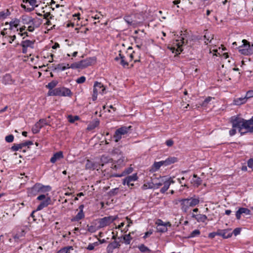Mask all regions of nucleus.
I'll return each instance as SVG.
<instances>
[{
	"label": "nucleus",
	"instance_id": "48",
	"mask_svg": "<svg viewBox=\"0 0 253 253\" xmlns=\"http://www.w3.org/2000/svg\"><path fill=\"white\" fill-rule=\"evenodd\" d=\"M98 242H95V243H92V244H89L88 245V246L86 248V249L88 250H89V251L93 250L94 249V247L95 246H98Z\"/></svg>",
	"mask_w": 253,
	"mask_h": 253
},
{
	"label": "nucleus",
	"instance_id": "15",
	"mask_svg": "<svg viewBox=\"0 0 253 253\" xmlns=\"http://www.w3.org/2000/svg\"><path fill=\"white\" fill-rule=\"evenodd\" d=\"M1 82L5 85L12 84L14 83V80L12 79L10 74H6L2 77Z\"/></svg>",
	"mask_w": 253,
	"mask_h": 253
},
{
	"label": "nucleus",
	"instance_id": "20",
	"mask_svg": "<svg viewBox=\"0 0 253 253\" xmlns=\"http://www.w3.org/2000/svg\"><path fill=\"white\" fill-rule=\"evenodd\" d=\"M98 165L97 163L87 160L85 164V169H97Z\"/></svg>",
	"mask_w": 253,
	"mask_h": 253
},
{
	"label": "nucleus",
	"instance_id": "60",
	"mask_svg": "<svg viewBox=\"0 0 253 253\" xmlns=\"http://www.w3.org/2000/svg\"><path fill=\"white\" fill-rule=\"evenodd\" d=\"M248 166L253 169V159H250L248 161Z\"/></svg>",
	"mask_w": 253,
	"mask_h": 253
},
{
	"label": "nucleus",
	"instance_id": "53",
	"mask_svg": "<svg viewBox=\"0 0 253 253\" xmlns=\"http://www.w3.org/2000/svg\"><path fill=\"white\" fill-rule=\"evenodd\" d=\"M253 97V90H249L247 91L246 93V95L245 96V97L246 98L247 100L249 98H252Z\"/></svg>",
	"mask_w": 253,
	"mask_h": 253
},
{
	"label": "nucleus",
	"instance_id": "2",
	"mask_svg": "<svg viewBox=\"0 0 253 253\" xmlns=\"http://www.w3.org/2000/svg\"><path fill=\"white\" fill-rule=\"evenodd\" d=\"M51 190L49 186H44L41 183H36L32 187L29 188L27 191L28 195L30 197H35L39 193H43Z\"/></svg>",
	"mask_w": 253,
	"mask_h": 253
},
{
	"label": "nucleus",
	"instance_id": "9",
	"mask_svg": "<svg viewBox=\"0 0 253 253\" xmlns=\"http://www.w3.org/2000/svg\"><path fill=\"white\" fill-rule=\"evenodd\" d=\"M91 63L92 60L90 58H86L79 62L72 64L71 68L73 69H83L91 65Z\"/></svg>",
	"mask_w": 253,
	"mask_h": 253
},
{
	"label": "nucleus",
	"instance_id": "36",
	"mask_svg": "<svg viewBox=\"0 0 253 253\" xmlns=\"http://www.w3.org/2000/svg\"><path fill=\"white\" fill-rule=\"evenodd\" d=\"M73 248L72 246H68L62 248L59 250L57 253H70L71 250H73Z\"/></svg>",
	"mask_w": 253,
	"mask_h": 253
},
{
	"label": "nucleus",
	"instance_id": "26",
	"mask_svg": "<svg viewBox=\"0 0 253 253\" xmlns=\"http://www.w3.org/2000/svg\"><path fill=\"white\" fill-rule=\"evenodd\" d=\"M34 43V41H32L29 40L23 41L21 42V46L23 48H27L28 47H33Z\"/></svg>",
	"mask_w": 253,
	"mask_h": 253
},
{
	"label": "nucleus",
	"instance_id": "6",
	"mask_svg": "<svg viewBox=\"0 0 253 253\" xmlns=\"http://www.w3.org/2000/svg\"><path fill=\"white\" fill-rule=\"evenodd\" d=\"M105 89L106 88L102 84L98 82H95L92 96V100L94 101L97 99L98 93L103 94Z\"/></svg>",
	"mask_w": 253,
	"mask_h": 253
},
{
	"label": "nucleus",
	"instance_id": "32",
	"mask_svg": "<svg viewBox=\"0 0 253 253\" xmlns=\"http://www.w3.org/2000/svg\"><path fill=\"white\" fill-rule=\"evenodd\" d=\"M204 38L206 40V41H205V43L208 44V42H211V41L213 39V35L207 32L204 36Z\"/></svg>",
	"mask_w": 253,
	"mask_h": 253
},
{
	"label": "nucleus",
	"instance_id": "16",
	"mask_svg": "<svg viewBox=\"0 0 253 253\" xmlns=\"http://www.w3.org/2000/svg\"><path fill=\"white\" fill-rule=\"evenodd\" d=\"M51 198L50 197L47 196L46 199L42 201L40 204L37 207V211H41L43 208L47 207L50 203Z\"/></svg>",
	"mask_w": 253,
	"mask_h": 253
},
{
	"label": "nucleus",
	"instance_id": "40",
	"mask_svg": "<svg viewBox=\"0 0 253 253\" xmlns=\"http://www.w3.org/2000/svg\"><path fill=\"white\" fill-rule=\"evenodd\" d=\"M123 239L124 240L125 243L126 245H129L130 243L131 240H132V237H131L130 234H128L125 235L123 237Z\"/></svg>",
	"mask_w": 253,
	"mask_h": 253
},
{
	"label": "nucleus",
	"instance_id": "4",
	"mask_svg": "<svg viewBox=\"0 0 253 253\" xmlns=\"http://www.w3.org/2000/svg\"><path fill=\"white\" fill-rule=\"evenodd\" d=\"M242 42L243 44L238 47L239 52L245 55L253 54V44H251L246 40H243Z\"/></svg>",
	"mask_w": 253,
	"mask_h": 253
},
{
	"label": "nucleus",
	"instance_id": "12",
	"mask_svg": "<svg viewBox=\"0 0 253 253\" xmlns=\"http://www.w3.org/2000/svg\"><path fill=\"white\" fill-rule=\"evenodd\" d=\"M167 178L165 176H160L159 178H154L152 179V183L155 188H158L162 186L165 183Z\"/></svg>",
	"mask_w": 253,
	"mask_h": 253
},
{
	"label": "nucleus",
	"instance_id": "14",
	"mask_svg": "<svg viewBox=\"0 0 253 253\" xmlns=\"http://www.w3.org/2000/svg\"><path fill=\"white\" fill-rule=\"evenodd\" d=\"M245 214L246 215H250L251 214V211L245 208H240L236 212V218L238 220L240 219L241 215L242 214Z\"/></svg>",
	"mask_w": 253,
	"mask_h": 253
},
{
	"label": "nucleus",
	"instance_id": "33",
	"mask_svg": "<svg viewBox=\"0 0 253 253\" xmlns=\"http://www.w3.org/2000/svg\"><path fill=\"white\" fill-rule=\"evenodd\" d=\"M125 21L129 25L135 24L134 21L130 15H126L124 17Z\"/></svg>",
	"mask_w": 253,
	"mask_h": 253
},
{
	"label": "nucleus",
	"instance_id": "29",
	"mask_svg": "<svg viewBox=\"0 0 253 253\" xmlns=\"http://www.w3.org/2000/svg\"><path fill=\"white\" fill-rule=\"evenodd\" d=\"M50 116H48L47 118L46 119H42L39 121V123L40 124L41 126L42 127L44 126L49 125L50 123V121L49 120Z\"/></svg>",
	"mask_w": 253,
	"mask_h": 253
},
{
	"label": "nucleus",
	"instance_id": "56",
	"mask_svg": "<svg viewBox=\"0 0 253 253\" xmlns=\"http://www.w3.org/2000/svg\"><path fill=\"white\" fill-rule=\"evenodd\" d=\"M43 18L48 19L49 18V19H51L53 18V16L50 14L49 12H47L43 15Z\"/></svg>",
	"mask_w": 253,
	"mask_h": 253
},
{
	"label": "nucleus",
	"instance_id": "43",
	"mask_svg": "<svg viewBox=\"0 0 253 253\" xmlns=\"http://www.w3.org/2000/svg\"><path fill=\"white\" fill-rule=\"evenodd\" d=\"M138 249L142 253H146L147 252L150 251V249L143 244H141V245H140L138 247Z\"/></svg>",
	"mask_w": 253,
	"mask_h": 253
},
{
	"label": "nucleus",
	"instance_id": "57",
	"mask_svg": "<svg viewBox=\"0 0 253 253\" xmlns=\"http://www.w3.org/2000/svg\"><path fill=\"white\" fill-rule=\"evenodd\" d=\"M9 13H8V11L7 10V12H4V11H0V18H6Z\"/></svg>",
	"mask_w": 253,
	"mask_h": 253
},
{
	"label": "nucleus",
	"instance_id": "46",
	"mask_svg": "<svg viewBox=\"0 0 253 253\" xmlns=\"http://www.w3.org/2000/svg\"><path fill=\"white\" fill-rule=\"evenodd\" d=\"M156 224L158 225L157 227L161 226L162 225H169V226H171V224L169 222H167V223H164V222L161 219L158 220V221L156 222Z\"/></svg>",
	"mask_w": 253,
	"mask_h": 253
},
{
	"label": "nucleus",
	"instance_id": "22",
	"mask_svg": "<svg viewBox=\"0 0 253 253\" xmlns=\"http://www.w3.org/2000/svg\"><path fill=\"white\" fill-rule=\"evenodd\" d=\"M192 217L194 218L198 222H204L207 219V216L205 214H192Z\"/></svg>",
	"mask_w": 253,
	"mask_h": 253
},
{
	"label": "nucleus",
	"instance_id": "17",
	"mask_svg": "<svg viewBox=\"0 0 253 253\" xmlns=\"http://www.w3.org/2000/svg\"><path fill=\"white\" fill-rule=\"evenodd\" d=\"M133 171V168L131 167L128 168L126 169L124 171H123L120 174H112L111 175V177H121L124 176L127 174H130Z\"/></svg>",
	"mask_w": 253,
	"mask_h": 253
},
{
	"label": "nucleus",
	"instance_id": "45",
	"mask_svg": "<svg viewBox=\"0 0 253 253\" xmlns=\"http://www.w3.org/2000/svg\"><path fill=\"white\" fill-rule=\"evenodd\" d=\"M167 225H162L161 226L157 227V230L161 232H165L167 231Z\"/></svg>",
	"mask_w": 253,
	"mask_h": 253
},
{
	"label": "nucleus",
	"instance_id": "47",
	"mask_svg": "<svg viewBox=\"0 0 253 253\" xmlns=\"http://www.w3.org/2000/svg\"><path fill=\"white\" fill-rule=\"evenodd\" d=\"M68 67H65L64 64H59L57 65L56 67V69H58L61 71H64L66 69H67Z\"/></svg>",
	"mask_w": 253,
	"mask_h": 253
},
{
	"label": "nucleus",
	"instance_id": "28",
	"mask_svg": "<svg viewBox=\"0 0 253 253\" xmlns=\"http://www.w3.org/2000/svg\"><path fill=\"white\" fill-rule=\"evenodd\" d=\"M247 101V100L245 96L244 97H239L234 100V104L236 105H241L245 103Z\"/></svg>",
	"mask_w": 253,
	"mask_h": 253
},
{
	"label": "nucleus",
	"instance_id": "58",
	"mask_svg": "<svg viewBox=\"0 0 253 253\" xmlns=\"http://www.w3.org/2000/svg\"><path fill=\"white\" fill-rule=\"evenodd\" d=\"M26 1L28 2L29 4L33 6H35L36 7H37L38 6L37 5H36V0H26Z\"/></svg>",
	"mask_w": 253,
	"mask_h": 253
},
{
	"label": "nucleus",
	"instance_id": "11",
	"mask_svg": "<svg viewBox=\"0 0 253 253\" xmlns=\"http://www.w3.org/2000/svg\"><path fill=\"white\" fill-rule=\"evenodd\" d=\"M57 96L71 97L73 93L71 90L65 87H57Z\"/></svg>",
	"mask_w": 253,
	"mask_h": 253
},
{
	"label": "nucleus",
	"instance_id": "21",
	"mask_svg": "<svg viewBox=\"0 0 253 253\" xmlns=\"http://www.w3.org/2000/svg\"><path fill=\"white\" fill-rule=\"evenodd\" d=\"M119 56L120 57H116L115 60L117 61L120 60V64L122 65L123 67H126L128 65V63L125 60V57L121 54V51H119Z\"/></svg>",
	"mask_w": 253,
	"mask_h": 253
},
{
	"label": "nucleus",
	"instance_id": "5",
	"mask_svg": "<svg viewBox=\"0 0 253 253\" xmlns=\"http://www.w3.org/2000/svg\"><path fill=\"white\" fill-rule=\"evenodd\" d=\"M131 126H122L117 129L114 134L113 137L115 139V141L118 142L121 140L123 135L127 134L130 132L131 130Z\"/></svg>",
	"mask_w": 253,
	"mask_h": 253
},
{
	"label": "nucleus",
	"instance_id": "59",
	"mask_svg": "<svg viewBox=\"0 0 253 253\" xmlns=\"http://www.w3.org/2000/svg\"><path fill=\"white\" fill-rule=\"evenodd\" d=\"M236 133V128L232 127V128L229 131V134L231 136L234 135Z\"/></svg>",
	"mask_w": 253,
	"mask_h": 253
},
{
	"label": "nucleus",
	"instance_id": "49",
	"mask_svg": "<svg viewBox=\"0 0 253 253\" xmlns=\"http://www.w3.org/2000/svg\"><path fill=\"white\" fill-rule=\"evenodd\" d=\"M49 96H57V88L55 89H49L48 92Z\"/></svg>",
	"mask_w": 253,
	"mask_h": 253
},
{
	"label": "nucleus",
	"instance_id": "34",
	"mask_svg": "<svg viewBox=\"0 0 253 253\" xmlns=\"http://www.w3.org/2000/svg\"><path fill=\"white\" fill-rule=\"evenodd\" d=\"M20 23V20L17 19H15L14 20L10 22L9 23V29L12 30L13 29V27H14L15 28H17V26L19 25Z\"/></svg>",
	"mask_w": 253,
	"mask_h": 253
},
{
	"label": "nucleus",
	"instance_id": "37",
	"mask_svg": "<svg viewBox=\"0 0 253 253\" xmlns=\"http://www.w3.org/2000/svg\"><path fill=\"white\" fill-rule=\"evenodd\" d=\"M68 121L71 123H74L75 121L79 120L80 118L78 116H72L71 115L68 116Z\"/></svg>",
	"mask_w": 253,
	"mask_h": 253
},
{
	"label": "nucleus",
	"instance_id": "39",
	"mask_svg": "<svg viewBox=\"0 0 253 253\" xmlns=\"http://www.w3.org/2000/svg\"><path fill=\"white\" fill-rule=\"evenodd\" d=\"M58 84V82L55 80H53L51 82L49 83L47 85H46V87L49 88V89H53Z\"/></svg>",
	"mask_w": 253,
	"mask_h": 253
},
{
	"label": "nucleus",
	"instance_id": "51",
	"mask_svg": "<svg viewBox=\"0 0 253 253\" xmlns=\"http://www.w3.org/2000/svg\"><path fill=\"white\" fill-rule=\"evenodd\" d=\"M85 80H86V78L85 77L82 76L77 79L76 82L78 84H83L85 82Z\"/></svg>",
	"mask_w": 253,
	"mask_h": 253
},
{
	"label": "nucleus",
	"instance_id": "63",
	"mask_svg": "<svg viewBox=\"0 0 253 253\" xmlns=\"http://www.w3.org/2000/svg\"><path fill=\"white\" fill-rule=\"evenodd\" d=\"M166 143L168 146L170 147L173 144V141L171 139H169L166 141Z\"/></svg>",
	"mask_w": 253,
	"mask_h": 253
},
{
	"label": "nucleus",
	"instance_id": "41",
	"mask_svg": "<svg viewBox=\"0 0 253 253\" xmlns=\"http://www.w3.org/2000/svg\"><path fill=\"white\" fill-rule=\"evenodd\" d=\"M108 246H109L111 248H112L114 250L115 249H116V248H119L121 245L120 244L119 242L115 241L110 243L108 245Z\"/></svg>",
	"mask_w": 253,
	"mask_h": 253
},
{
	"label": "nucleus",
	"instance_id": "8",
	"mask_svg": "<svg viewBox=\"0 0 253 253\" xmlns=\"http://www.w3.org/2000/svg\"><path fill=\"white\" fill-rule=\"evenodd\" d=\"M188 39H187V35L185 34H181L180 40H176L175 42L173 44L177 46V48L175 49L176 54H180L183 50L182 46L184 45L185 43H187Z\"/></svg>",
	"mask_w": 253,
	"mask_h": 253
},
{
	"label": "nucleus",
	"instance_id": "27",
	"mask_svg": "<svg viewBox=\"0 0 253 253\" xmlns=\"http://www.w3.org/2000/svg\"><path fill=\"white\" fill-rule=\"evenodd\" d=\"M177 161V158L176 157H169L166 160L163 161L164 166H167L171 164H173Z\"/></svg>",
	"mask_w": 253,
	"mask_h": 253
},
{
	"label": "nucleus",
	"instance_id": "54",
	"mask_svg": "<svg viewBox=\"0 0 253 253\" xmlns=\"http://www.w3.org/2000/svg\"><path fill=\"white\" fill-rule=\"evenodd\" d=\"M87 231L91 232V233H94L96 231V228L93 225L89 226L87 225Z\"/></svg>",
	"mask_w": 253,
	"mask_h": 253
},
{
	"label": "nucleus",
	"instance_id": "7",
	"mask_svg": "<svg viewBox=\"0 0 253 253\" xmlns=\"http://www.w3.org/2000/svg\"><path fill=\"white\" fill-rule=\"evenodd\" d=\"M118 215L105 216L98 220V228H102L109 225L113 221L118 219Z\"/></svg>",
	"mask_w": 253,
	"mask_h": 253
},
{
	"label": "nucleus",
	"instance_id": "62",
	"mask_svg": "<svg viewBox=\"0 0 253 253\" xmlns=\"http://www.w3.org/2000/svg\"><path fill=\"white\" fill-rule=\"evenodd\" d=\"M22 143L23 147L31 145L33 144V142L31 141H27Z\"/></svg>",
	"mask_w": 253,
	"mask_h": 253
},
{
	"label": "nucleus",
	"instance_id": "25",
	"mask_svg": "<svg viewBox=\"0 0 253 253\" xmlns=\"http://www.w3.org/2000/svg\"><path fill=\"white\" fill-rule=\"evenodd\" d=\"M231 229L227 228L222 230V237L223 239H228L231 238L232 236V233L231 232Z\"/></svg>",
	"mask_w": 253,
	"mask_h": 253
},
{
	"label": "nucleus",
	"instance_id": "61",
	"mask_svg": "<svg viewBox=\"0 0 253 253\" xmlns=\"http://www.w3.org/2000/svg\"><path fill=\"white\" fill-rule=\"evenodd\" d=\"M30 18H33L32 17H23L22 20L23 21H24L25 22H24V24H32V23H28L29 20H30Z\"/></svg>",
	"mask_w": 253,
	"mask_h": 253
},
{
	"label": "nucleus",
	"instance_id": "19",
	"mask_svg": "<svg viewBox=\"0 0 253 253\" xmlns=\"http://www.w3.org/2000/svg\"><path fill=\"white\" fill-rule=\"evenodd\" d=\"M63 158V154L62 151H59L54 153L50 159V162L55 163L57 161H59Z\"/></svg>",
	"mask_w": 253,
	"mask_h": 253
},
{
	"label": "nucleus",
	"instance_id": "18",
	"mask_svg": "<svg viewBox=\"0 0 253 253\" xmlns=\"http://www.w3.org/2000/svg\"><path fill=\"white\" fill-rule=\"evenodd\" d=\"M28 23H32L36 28H39L42 23V19L39 18H30Z\"/></svg>",
	"mask_w": 253,
	"mask_h": 253
},
{
	"label": "nucleus",
	"instance_id": "52",
	"mask_svg": "<svg viewBox=\"0 0 253 253\" xmlns=\"http://www.w3.org/2000/svg\"><path fill=\"white\" fill-rule=\"evenodd\" d=\"M48 194H46V195H44V194H41L40 195H39L37 198V200H38V201H44L46 199V198H47Z\"/></svg>",
	"mask_w": 253,
	"mask_h": 253
},
{
	"label": "nucleus",
	"instance_id": "13",
	"mask_svg": "<svg viewBox=\"0 0 253 253\" xmlns=\"http://www.w3.org/2000/svg\"><path fill=\"white\" fill-rule=\"evenodd\" d=\"M84 208V205H81L79 206V209L80 210V211L77 213V214L71 219L72 221H78L84 218V214L83 212Z\"/></svg>",
	"mask_w": 253,
	"mask_h": 253
},
{
	"label": "nucleus",
	"instance_id": "38",
	"mask_svg": "<svg viewBox=\"0 0 253 253\" xmlns=\"http://www.w3.org/2000/svg\"><path fill=\"white\" fill-rule=\"evenodd\" d=\"M23 147L22 143L20 144H14L11 148V149L13 151H17L20 149H21Z\"/></svg>",
	"mask_w": 253,
	"mask_h": 253
},
{
	"label": "nucleus",
	"instance_id": "64",
	"mask_svg": "<svg viewBox=\"0 0 253 253\" xmlns=\"http://www.w3.org/2000/svg\"><path fill=\"white\" fill-rule=\"evenodd\" d=\"M107 253H113L114 249L111 248L108 245L107 247Z\"/></svg>",
	"mask_w": 253,
	"mask_h": 253
},
{
	"label": "nucleus",
	"instance_id": "23",
	"mask_svg": "<svg viewBox=\"0 0 253 253\" xmlns=\"http://www.w3.org/2000/svg\"><path fill=\"white\" fill-rule=\"evenodd\" d=\"M99 125V121L98 119H95L91 122L87 127V130L90 131L94 129Z\"/></svg>",
	"mask_w": 253,
	"mask_h": 253
},
{
	"label": "nucleus",
	"instance_id": "30",
	"mask_svg": "<svg viewBox=\"0 0 253 253\" xmlns=\"http://www.w3.org/2000/svg\"><path fill=\"white\" fill-rule=\"evenodd\" d=\"M42 128V127L41 126L40 124L39 123V122H38L33 126V127L32 128V132H33V133L36 134V133H38V132H39L40 129Z\"/></svg>",
	"mask_w": 253,
	"mask_h": 253
},
{
	"label": "nucleus",
	"instance_id": "10",
	"mask_svg": "<svg viewBox=\"0 0 253 253\" xmlns=\"http://www.w3.org/2000/svg\"><path fill=\"white\" fill-rule=\"evenodd\" d=\"M138 179L136 173H134L131 175L126 176L123 180V184L127 185L130 188L134 186L133 182L136 181Z\"/></svg>",
	"mask_w": 253,
	"mask_h": 253
},
{
	"label": "nucleus",
	"instance_id": "44",
	"mask_svg": "<svg viewBox=\"0 0 253 253\" xmlns=\"http://www.w3.org/2000/svg\"><path fill=\"white\" fill-rule=\"evenodd\" d=\"M213 98L210 96L207 97L203 102L201 104L202 106H206L207 105L211 100Z\"/></svg>",
	"mask_w": 253,
	"mask_h": 253
},
{
	"label": "nucleus",
	"instance_id": "35",
	"mask_svg": "<svg viewBox=\"0 0 253 253\" xmlns=\"http://www.w3.org/2000/svg\"><path fill=\"white\" fill-rule=\"evenodd\" d=\"M164 186L161 189L160 192L162 193H165L169 187V183L165 180V183L163 184Z\"/></svg>",
	"mask_w": 253,
	"mask_h": 253
},
{
	"label": "nucleus",
	"instance_id": "55",
	"mask_svg": "<svg viewBox=\"0 0 253 253\" xmlns=\"http://www.w3.org/2000/svg\"><path fill=\"white\" fill-rule=\"evenodd\" d=\"M241 231V229L240 228H236L233 231V232H231V233H232V235L234 234L235 236H236L240 234Z\"/></svg>",
	"mask_w": 253,
	"mask_h": 253
},
{
	"label": "nucleus",
	"instance_id": "31",
	"mask_svg": "<svg viewBox=\"0 0 253 253\" xmlns=\"http://www.w3.org/2000/svg\"><path fill=\"white\" fill-rule=\"evenodd\" d=\"M202 181V180L201 179V178L198 177V176L196 174H194L193 178L192 179V182L194 183V184H196L197 186H198L199 185L201 184Z\"/></svg>",
	"mask_w": 253,
	"mask_h": 253
},
{
	"label": "nucleus",
	"instance_id": "3",
	"mask_svg": "<svg viewBox=\"0 0 253 253\" xmlns=\"http://www.w3.org/2000/svg\"><path fill=\"white\" fill-rule=\"evenodd\" d=\"M180 203L181 209L184 212H187L190 207L198 205L200 203L199 198L191 197L190 198L182 199L179 200Z\"/></svg>",
	"mask_w": 253,
	"mask_h": 253
},
{
	"label": "nucleus",
	"instance_id": "42",
	"mask_svg": "<svg viewBox=\"0 0 253 253\" xmlns=\"http://www.w3.org/2000/svg\"><path fill=\"white\" fill-rule=\"evenodd\" d=\"M200 234V231L199 229H195L191 232L189 235L188 238H193L199 236Z\"/></svg>",
	"mask_w": 253,
	"mask_h": 253
},
{
	"label": "nucleus",
	"instance_id": "50",
	"mask_svg": "<svg viewBox=\"0 0 253 253\" xmlns=\"http://www.w3.org/2000/svg\"><path fill=\"white\" fill-rule=\"evenodd\" d=\"M5 141L7 142L10 143L12 142L14 140V136L12 134L8 135L6 136L5 138Z\"/></svg>",
	"mask_w": 253,
	"mask_h": 253
},
{
	"label": "nucleus",
	"instance_id": "1",
	"mask_svg": "<svg viewBox=\"0 0 253 253\" xmlns=\"http://www.w3.org/2000/svg\"><path fill=\"white\" fill-rule=\"evenodd\" d=\"M230 123L232 127L237 128L241 135L245 133L242 131L243 128L247 129L249 132H253V117L251 119L247 120L238 116H233L231 118Z\"/></svg>",
	"mask_w": 253,
	"mask_h": 253
},
{
	"label": "nucleus",
	"instance_id": "24",
	"mask_svg": "<svg viewBox=\"0 0 253 253\" xmlns=\"http://www.w3.org/2000/svg\"><path fill=\"white\" fill-rule=\"evenodd\" d=\"M164 166V163L163 161L160 162H155L154 164L152 165L151 169L150 171H156L158 170L161 166Z\"/></svg>",
	"mask_w": 253,
	"mask_h": 253
}]
</instances>
